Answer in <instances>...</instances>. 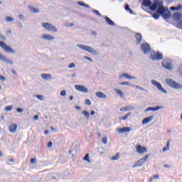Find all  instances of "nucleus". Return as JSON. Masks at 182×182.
I'll return each instance as SVG.
<instances>
[{
  "label": "nucleus",
  "instance_id": "nucleus-3",
  "mask_svg": "<svg viewBox=\"0 0 182 182\" xmlns=\"http://www.w3.org/2000/svg\"><path fill=\"white\" fill-rule=\"evenodd\" d=\"M149 157H150V155L146 154L145 156H144L143 158H141L139 160H138L132 166L133 168H136V167H141V166H143V164H144V163H146V161H147V160L149 159Z\"/></svg>",
  "mask_w": 182,
  "mask_h": 182
},
{
  "label": "nucleus",
  "instance_id": "nucleus-59",
  "mask_svg": "<svg viewBox=\"0 0 182 182\" xmlns=\"http://www.w3.org/2000/svg\"><path fill=\"white\" fill-rule=\"evenodd\" d=\"M92 35L93 36H97V33H96V31H92Z\"/></svg>",
  "mask_w": 182,
  "mask_h": 182
},
{
  "label": "nucleus",
  "instance_id": "nucleus-21",
  "mask_svg": "<svg viewBox=\"0 0 182 182\" xmlns=\"http://www.w3.org/2000/svg\"><path fill=\"white\" fill-rule=\"evenodd\" d=\"M162 16L164 19H170L171 18V13L166 9V12L162 14Z\"/></svg>",
  "mask_w": 182,
  "mask_h": 182
},
{
  "label": "nucleus",
  "instance_id": "nucleus-55",
  "mask_svg": "<svg viewBox=\"0 0 182 182\" xmlns=\"http://www.w3.org/2000/svg\"><path fill=\"white\" fill-rule=\"evenodd\" d=\"M78 5L80 6H85V3H83V1H78Z\"/></svg>",
  "mask_w": 182,
  "mask_h": 182
},
{
  "label": "nucleus",
  "instance_id": "nucleus-49",
  "mask_svg": "<svg viewBox=\"0 0 182 182\" xmlns=\"http://www.w3.org/2000/svg\"><path fill=\"white\" fill-rule=\"evenodd\" d=\"M48 149H50V147H52V146H53V143L52 141H49L47 144Z\"/></svg>",
  "mask_w": 182,
  "mask_h": 182
},
{
  "label": "nucleus",
  "instance_id": "nucleus-29",
  "mask_svg": "<svg viewBox=\"0 0 182 182\" xmlns=\"http://www.w3.org/2000/svg\"><path fill=\"white\" fill-rule=\"evenodd\" d=\"M28 8L31 12H33L34 14H39V9H38L32 6H30Z\"/></svg>",
  "mask_w": 182,
  "mask_h": 182
},
{
  "label": "nucleus",
  "instance_id": "nucleus-10",
  "mask_svg": "<svg viewBox=\"0 0 182 182\" xmlns=\"http://www.w3.org/2000/svg\"><path fill=\"white\" fill-rule=\"evenodd\" d=\"M75 90H77V92H81V93H88L89 90H87L86 88V87L83 86V85H75Z\"/></svg>",
  "mask_w": 182,
  "mask_h": 182
},
{
  "label": "nucleus",
  "instance_id": "nucleus-12",
  "mask_svg": "<svg viewBox=\"0 0 182 182\" xmlns=\"http://www.w3.org/2000/svg\"><path fill=\"white\" fill-rule=\"evenodd\" d=\"M123 77H125L126 79H128L129 80H136V77L131 76L130 75L127 73H122L119 75V79H123Z\"/></svg>",
  "mask_w": 182,
  "mask_h": 182
},
{
  "label": "nucleus",
  "instance_id": "nucleus-46",
  "mask_svg": "<svg viewBox=\"0 0 182 182\" xmlns=\"http://www.w3.org/2000/svg\"><path fill=\"white\" fill-rule=\"evenodd\" d=\"M60 96H66V90H63L60 92Z\"/></svg>",
  "mask_w": 182,
  "mask_h": 182
},
{
  "label": "nucleus",
  "instance_id": "nucleus-60",
  "mask_svg": "<svg viewBox=\"0 0 182 182\" xmlns=\"http://www.w3.org/2000/svg\"><path fill=\"white\" fill-rule=\"evenodd\" d=\"M8 163H14V159H8Z\"/></svg>",
  "mask_w": 182,
  "mask_h": 182
},
{
  "label": "nucleus",
  "instance_id": "nucleus-57",
  "mask_svg": "<svg viewBox=\"0 0 182 182\" xmlns=\"http://www.w3.org/2000/svg\"><path fill=\"white\" fill-rule=\"evenodd\" d=\"M152 178H154V180H157L159 179V175H154Z\"/></svg>",
  "mask_w": 182,
  "mask_h": 182
},
{
  "label": "nucleus",
  "instance_id": "nucleus-61",
  "mask_svg": "<svg viewBox=\"0 0 182 182\" xmlns=\"http://www.w3.org/2000/svg\"><path fill=\"white\" fill-rule=\"evenodd\" d=\"M75 109H77V110H80L82 109V107H80L79 106H75Z\"/></svg>",
  "mask_w": 182,
  "mask_h": 182
},
{
  "label": "nucleus",
  "instance_id": "nucleus-38",
  "mask_svg": "<svg viewBox=\"0 0 182 182\" xmlns=\"http://www.w3.org/2000/svg\"><path fill=\"white\" fill-rule=\"evenodd\" d=\"M119 85H121V86H130V84L127 81L119 82Z\"/></svg>",
  "mask_w": 182,
  "mask_h": 182
},
{
  "label": "nucleus",
  "instance_id": "nucleus-47",
  "mask_svg": "<svg viewBox=\"0 0 182 182\" xmlns=\"http://www.w3.org/2000/svg\"><path fill=\"white\" fill-rule=\"evenodd\" d=\"M36 97H37L38 100H43V95H36Z\"/></svg>",
  "mask_w": 182,
  "mask_h": 182
},
{
  "label": "nucleus",
  "instance_id": "nucleus-52",
  "mask_svg": "<svg viewBox=\"0 0 182 182\" xmlns=\"http://www.w3.org/2000/svg\"><path fill=\"white\" fill-rule=\"evenodd\" d=\"M102 143L104 144H107V138L102 139Z\"/></svg>",
  "mask_w": 182,
  "mask_h": 182
},
{
  "label": "nucleus",
  "instance_id": "nucleus-9",
  "mask_svg": "<svg viewBox=\"0 0 182 182\" xmlns=\"http://www.w3.org/2000/svg\"><path fill=\"white\" fill-rule=\"evenodd\" d=\"M141 50H142V52H144L145 55H147V53H149L150 50H151V48L150 47V45H149V43H143L141 45Z\"/></svg>",
  "mask_w": 182,
  "mask_h": 182
},
{
  "label": "nucleus",
  "instance_id": "nucleus-40",
  "mask_svg": "<svg viewBox=\"0 0 182 182\" xmlns=\"http://www.w3.org/2000/svg\"><path fill=\"white\" fill-rule=\"evenodd\" d=\"M135 89H139V90H144V91H146V92H149V90H146V89H144V88H143V87H141L139 85H136Z\"/></svg>",
  "mask_w": 182,
  "mask_h": 182
},
{
  "label": "nucleus",
  "instance_id": "nucleus-11",
  "mask_svg": "<svg viewBox=\"0 0 182 182\" xmlns=\"http://www.w3.org/2000/svg\"><path fill=\"white\" fill-rule=\"evenodd\" d=\"M136 148V151L139 153V154H143L144 153H147V148L144 146H141V145H137Z\"/></svg>",
  "mask_w": 182,
  "mask_h": 182
},
{
  "label": "nucleus",
  "instance_id": "nucleus-34",
  "mask_svg": "<svg viewBox=\"0 0 182 182\" xmlns=\"http://www.w3.org/2000/svg\"><path fill=\"white\" fill-rule=\"evenodd\" d=\"M181 8H182L181 4H179L178 6H171L170 9L171 11H180Z\"/></svg>",
  "mask_w": 182,
  "mask_h": 182
},
{
  "label": "nucleus",
  "instance_id": "nucleus-16",
  "mask_svg": "<svg viewBox=\"0 0 182 182\" xmlns=\"http://www.w3.org/2000/svg\"><path fill=\"white\" fill-rule=\"evenodd\" d=\"M41 39H44L45 41H53L55 37L50 34H44L41 36Z\"/></svg>",
  "mask_w": 182,
  "mask_h": 182
},
{
  "label": "nucleus",
  "instance_id": "nucleus-53",
  "mask_svg": "<svg viewBox=\"0 0 182 182\" xmlns=\"http://www.w3.org/2000/svg\"><path fill=\"white\" fill-rule=\"evenodd\" d=\"M31 163H32L33 164H35V163H36V159L32 158L31 159Z\"/></svg>",
  "mask_w": 182,
  "mask_h": 182
},
{
  "label": "nucleus",
  "instance_id": "nucleus-45",
  "mask_svg": "<svg viewBox=\"0 0 182 182\" xmlns=\"http://www.w3.org/2000/svg\"><path fill=\"white\" fill-rule=\"evenodd\" d=\"M153 18L155 19H159L160 18V16L157 14H153Z\"/></svg>",
  "mask_w": 182,
  "mask_h": 182
},
{
  "label": "nucleus",
  "instance_id": "nucleus-14",
  "mask_svg": "<svg viewBox=\"0 0 182 182\" xmlns=\"http://www.w3.org/2000/svg\"><path fill=\"white\" fill-rule=\"evenodd\" d=\"M163 109L162 106H156V107H149L145 109V112H157V110H160Z\"/></svg>",
  "mask_w": 182,
  "mask_h": 182
},
{
  "label": "nucleus",
  "instance_id": "nucleus-8",
  "mask_svg": "<svg viewBox=\"0 0 182 182\" xmlns=\"http://www.w3.org/2000/svg\"><path fill=\"white\" fill-rule=\"evenodd\" d=\"M151 59L152 60H161L163 59V54L159 51L157 53L152 51L151 53Z\"/></svg>",
  "mask_w": 182,
  "mask_h": 182
},
{
  "label": "nucleus",
  "instance_id": "nucleus-23",
  "mask_svg": "<svg viewBox=\"0 0 182 182\" xmlns=\"http://www.w3.org/2000/svg\"><path fill=\"white\" fill-rule=\"evenodd\" d=\"M16 129H18V125H16V124H12L9 126V131L11 133H16Z\"/></svg>",
  "mask_w": 182,
  "mask_h": 182
},
{
  "label": "nucleus",
  "instance_id": "nucleus-2",
  "mask_svg": "<svg viewBox=\"0 0 182 182\" xmlns=\"http://www.w3.org/2000/svg\"><path fill=\"white\" fill-rule=\"evenodd\" d=\"M77 48H80V49H82V50L89 52V53H92V55H97V51H96V50H95L93 48L90 46H87L82 44H77Z\"/></svg>",
  "mask_w": 182,
  "mask_h": 182
},
{
  "label": "nucleus",
  "instance_id": "nucleus-27",
  "mask_svg": "<svg viewBox=\"0 0 182 182\" xmlns=\"http://www.w3.org/2000/svg\"><path fill=\"white\" fill-rule=\"evenodd\" d=\"M159 6H160V4H159V2L154 3L152 5H151L150 9L151 11H156V9H157V8H159Z\"/></svg>",
  "mask_w": 182,
  "mask_h": 182
},
{
  "label": "nucleus",
  "instance_id": "nucleus-54",
  "mask_svg": "<svg viewBox=\"0 0 182 182\" xmlns=\"http://www.w3.org/2000/svg\"><path fill=\"white\" fill-rule=\"evenodd\" d=\"M0 80H1L2 82H5L6 80V78L4 76H0Z\"/></svg>",
  "mask_w": 182,
  "mask_h": 182
},
{
  "label": "nucleus",
  "instance_id": "nucleus-28",
  "mask_svg": "<svg viewBox=\"0 0 182 182\" xmlns=\"http://www.w3.org/2000/svg\"><path fill=\"white\" fill-rule=\"evenodd\" d=\"M114 90L117 95H119V96H120L121 97H124V94L123 93V91L116 88H114Z\"/></svg>",
  "mask_w": 182,
  "mask_h": 182
},
{
  "label": "nucleus",
  "instance_id": "nucleus-33",
  "mask_svg": "<svg viewBox=\"0 0 182 182\" xmlns=\"http://www.w3.org/2000/svg\"><path fill=\"white\" fill-rule=\"evenodd\" d=\"M125 11L129 12L132 15H134L133 10L130 8V6L129 4L125 5Z\"/></svg>",
  "mask_w": 182,
  "mask_h": 182
},
{
  "label": "nucleus",
  "instance_id": "nucleus-32",
  "mask_svg": "<svg viewBox=\"0 0 182 182\" xmlns=\"http://www.w3.org/2000/svg\"><path fill=\"white\" fill-rule=\"evenodd\" d=\"M119 157L120 153L118 152L111 158V160H112V161H116V160H119Z\"/></svg>",
  "mask_w": 182,
  "mask_h": 182
},
{
  "label": "nucleus",
  "instance_id": "nucleus-20",
  "mask_svg": "<svg viewBox=\"0 0 182 182\" xmlns=\"http://www.w3.org/2000/svg\"><path fill=\"white\" fill-rule=\"evenodd\" d=\"M105 19L107 23V25H109V26H114V21L110 19V18L107 17V16H105Z\"/></svg>",
  "mask_w": 182,
  "mask_h": 182
},
{
  "label": "nucleus",
  "instance_id": "nucleus-26",
  "mask_svg": "<svg viewBox=\"0 0 182 182\" xmlns=\"http://www.w3.org/2000/svg\"><path fill=\"white\" fill-rule=\"evenodd\" d=\"M135 38L136 39V44L137 45H140L141 42V38H142V36H141V34L140 33H136L135 35Z\"/></svg>",
  "mask_w": 182,
  "mask_h": 182
},
{
  "label": "nucleus",
  "instance_id": "nucleus-31",
  "mask_svg": "<svg viewBox=\"0 0 182 182\" xmlns=\"http://www.w3.org/2000/svg\"><path fill=\"white\" fill-rule=\"evenodd\" d=\"M144 6H151V1L150 0H144L143 1Z\"/></svg>",
  "mask_w": 182,
  "mask_h": 182
},
{
  "label": "nucleus",
  "instance_id": "nucleus-58",
  "mask_svg": "<svg viewBox=\"0 0 182 182\" xmlns=\"http://www.w3.org/2000/svg\"><path fill=\"white\" fill-rule=\"evenodd\" d=\"M18 17L20 18V19H25V17L23 16V15H22V14H19L18 15Z\"/></svg>",
  "mask_w": 182,
  "mask_h": 182
},
{
  "label": "nucleus",
  "instance_id": "nucleus-35",
  "mask_svg": "<svg viewBox=\"0 0 182 182\" xmlns=\"http://www.w3.org/2000/svg\"><path fill=\"white\" fill-rule=\"evenodd\" d=\"M168 150H170V141H167L166 146L163 148L162 151H168Z\"/></svg>",
  "mask_w": 182,
  "mask_h": 182
},
{
  "label": "nucleus",
  "instance_id": "nucleus-15",
  "mask_svg": "<svg viewBox=\"0 0 182 182\" xmlns=\"http://www.w3.org/2000/svg\"><path fill=\"white\" fill-rule=\"evenodd\" d=\"M0 60H1V62H6V63H9L10 65H13L14 64V62H12V60H11V59H7L1 53H0Z\"/></svg>",
  "mask_w": 182,
  "mask_h": 182
},
{
  "label": "nucleus",
  "instance_id": "nucleus-7",
  "mask_svg": "<svg viewBox=\"0 0 182 182\" xmlns=\"http://www.w3.org/2000/svg\"><path fill=\"white\" fill-rule=\"evenodd\" d=\"M162 66L165 68V69H167L168 70H173V63L170 59L164 60L162 62Z\"/></svg>",
  "mask_w": 182,
  "mask_h": 182
},
{
  "label": "nucleus",
  "instance_id": "nucleus-30",
  "mask_svg": "<svg viewBox=\"0 0 182 182\" xmlns=\"http://www.w3.org/2000/svg\"><path fill=\"white\" fill-rule=\"evenodd\" d=\"M82 114H84V116L85 117V119H87V120H89V119H90V113H89V112L82 111Z\"/></svg>",
  "mask_w": 182,
  "mask_h": 182
},
{
  "label": "nucleus",
  "instance_id": "nucleus-51",
  "mask_svg": "<svg viewBox=\"0 0 182 182\" xmlns=\"http://www.w3.org/2000/svg\"><path fill=\"white\" fill-rule=\"evenodd\" d=\"M17 112L18 113H23V109L22 108H17Z\"/></svg>",
  "mask_w": 182,
  "mask_h": 182
},
{
  "label": "nucleus",
  "instance_id": "nucleus-42",
  "mask_svg": "<svg viewBox=\"0 0 182 182\" xmlns=\"http://www.w3.org/2000/svg\"><path fill=\"white\" fill-rule=\"evenodd\" d=\"M92 12L94 13V14H95V15H97V16H102V14L99 12V11H97V10H95V9H93L92 10Z\"/></svg>",
  "mask_w": 182,
  "mask_h": 182
},
{
  "label": "nucleus",
  "instance_id": "nucleus-19",
  "mask_svg": "<svg viewBox=\"0 0 182 182\" xmlns=\"http://www.w3.org/2000/svg\"><path fill=\"white\" fill-rule=\"evenodd\" d=\"M134 107L132 105H128L127 107L119 109L120 112H129L130 110H134Z\"/></svg>",
  "mask_w": 182,
  "mask_h": 182
},
{
  "label": "nucleus",
  "instance_id": "nucleus-50",
  "mask_svg": "<svg viewBox=\"0 0 182 182\" xmlns=\"http://www.w3.org/2000/svg\"><path fill=\"white\" fill-rule=\"evenodd\" d=\"M84 59H86L87 60H90V62H93V60H92L91 58H89L87 56H84Z\"/></svg>",
  "mask_w": 182,
  "mask_h": 182
},
{
  "label": "nucleus",
  "instance_id": "nucleus-24",
  "mask_svg": "<svg viewBox=\"0 0 182 182\" xmlns=\"http://www.w3.org/2000/svg\"><path fill=\"white\" fill-rule=\"evenodd\" d=\"M172 18L174 19V21H180V19H181V14L176 12L173 14Z\"/></svg>",
  "mask_w": 182,
  "mask_h": 182
},
{
  "label": "nucleus",
  "instance_id": "nucleus-36",
  "mask_svg": "<svg viewBox=\"0 0 182 182\" xmlns=\"http://www.w3.org/2000/svg\"><path fill=\"white\" fill-rule=\"evenodd\" d=\"M129 116H132V112H128L124 117H122L120 120H127V119H129Z\"/></svg>",
  "mask_w": 182,
  "mask_h": 182
},
{
  "label": "nucleus",
  "instance_id": "nucleus-44",
  "mask_svg": "<svg viewBox=\"0 0 182 182\" xmlns=\"http://www.w3.org/2000/svg\"><path fill=\"white\" fill-rule=\"evenodd\" d=\"M85 105H87V106H90V105H92V102H90V100L86 99L85 100Z\"/></svg>",
  "mask_w": 182,
  "mask_h": 182
},
{
  "label": "nucleus",
  "instance_id": "nucleus-64",
  "mask_svg": "<svg viewBox=\"0 0 182 182\" xmlns=\"http://www.w3.org/2000/svg\"><path fill=\"white\" fill-rule=\"evenodd\" d=\"M70 100H73V95L70 96Z\"/></svg>",
  "mask_w": 182,
  "mask_h": 182
},
{
  "label": "nucleus",
  "instance_id": "nucleus-18",
  "mask_svg": "<svg viewBox=\"0 0 182 182\" xmlns=\"http://www.w3.org/2000/svg\"><path fill=\"white\" fill-rule=\"evenodd\" d=\"M153 119H154V116L153 115H151L148 117L144 118L142 120V124H148V123H150V122H151Z\"/></svg>",
  "mask_w": 182,
  "mask_h": 182
},
{
  "label": "nucleus",
  "instance_id": "nucleus-37",
  "mask_svg": "<svg viewBox=\"0 0 182 182\" xmlns=\"http://www.w3.org/2000/svg\"><path fill=\"white\" fill-rule=\"evenodd\" d=\"M14 107L12 105L7 106L4 108L5 112H12Z\"/></svg>",
  "mask_w": 182,
  "mask_h": 182
},
{
  "label": "nucleus",
  "instance_id": "nucleus-56",
  "mask_svg": "<svg viewBox=\"0 0 182 182\" xmlns=\"http://www.w3.org/2000/svg\"><path fill=\"white\" fill-rule=\"evenodd\" d=\"M39 119V116L38 115H35L33 117V120H38Z\"/></svg>",
  "mask_w": 182,
  "mask_h": 182
},
{
  "label": "nucleus",
  "instance_id": "nucleus-22",
  "mask_svg": "<svg viewBox=\"0 0 182 182\" xmlns=\"http://www.w3.org/2000/svg\"><path fill=\"white\" fill-rule=\"evenodd\" d=\"M96 96L99 99H107V95H106L105 93H103L100 91L96 92Z\"/></svg>",
  "mask_w": 182,
  "mask_h": 182
},
{
  "label": "nucleus",
  "instance_id": "nucleus-62",
  "mask_svg": "<svg viewBox=\"0 0 182 182\" xmlns=\"http://www.w3.org/2000/svg\"><path fill=\"white\" fill-rule=\"evenodd\" d=\"M164 167L165 168H168V167H170V166H168V164H165V165H164Z\"/></svg>",
  "mask_w": 182,
  "mask_h": 182
},
{
  "label": "nucleus",
  "instance_id": "nucleus-25",
  "mask_svg": "<svg viewBox=\"0 0 182 182\" xmlns=\"http://www.w3.org/2000/svg\"><path fill=\"white\" fill-rule=\"evenodd\" d=\"M42 79L44 80H50L52 79V75L50 74H41Z\"/></svg>",
  "mask_w": 182,
  "mask_h": 182
},
{
  "label": "nucleus",
  "instance_id": "nucleus-13",
  "mask_svg": "<svg viewBox=\"0 0 182 182\" xmlns=\"http://www.w3.org/2000/svg\"><path fill=\"white\" fill-rule=\"evenodd\" d=\"M116 131L118 133H129V132H132V127L117 128Z\"/></svg>",
  "mask_w": 182,
  "mask_h": 182
},
{
  "label": "nucleus",
  "instance_id": "nucleus-4",
  "mask_svg": "<svg viewBox=\"0 0 182 182\" xmlns=\"http://www.w3.org/2000/svg\"><path fill=\"white\" fill-rule=\"evenodd\" d=\"M41 26H43V28H45L46 31H49L50 32H58V28H56V27H55L50 23L43 22L41 23Z\"/></svg>",
  "mask_w": 182,
  "mask_h": 182
},
{
  "label": "nucleus",
  "instance_id": "nucleus-48",
  "mask_svg": "<svg viewBox=\"0 0 182 182\" xmlns=\"http://www.w3.org/2000/svg\"><path fill=\"white\" fill-rule=\"evenodd\" d=\"M177 28H178L179 29H181V28H182V22L181 21H180V22H178V23H177Z\"/></svg>",
  "mask_w": 182,
  "mask_h": 182
},
{
  "label": "nucleus",
  "instance_id": "nucleus-6",
  "mask_svg": "<svg viewBox=\"0 0 182 182\" xmlns=\"http://www.w3.org/2000/svg\"><path fill=\"white\" fill-rule=\"evenodd\" d=\"M151 82L152 83V85L154 86H156V89H158V90H159V92H161L162 93L167 95V90H166V89L163 88V86L161 85V84L160 82L156 81L155 80H152L151 81Z\"/></svg>",
  "mask_w": 182,
  "mask_h": 182
},
{
  "label": "nucleus",
  "instance_id": "nucleus-1",
  "mask_svg": "<svg viewBox=\"0 0 182 182\" xmlns=\"http://www.w3.org/2000/svg\"><path fill=\"white\" fill-rule=\"evenodd\" d=\"M165 82L166 85L172 87V89H182V85L180 83L171 79H166Z\"/></svg>",
  "mask_w": 182,
  "mask_h": 182
},
{
  "label": "nucleus",
  "instance_id": "nucleus-41",
  "mask_svg": "<svg viewBox=\"0 0 182 182\" xmlns=\"http://www.w3.org/2000/svg\"><path fill=\"white\" fill-rule=\"evenodd\" d=\"M68 68H69L70 69H73V68H76V64H75V63H70V64L68 65Z\"/></svg>",
  "mask_w": 182,
  "mask_h": 182
},
{
  "label": "nucleus",
  "instance_id": "nucleus-39",
  "mask_svg": "<svg viewBox=\"0 0 182 182\" xmlns=\"http://www.w3.org/2000/svg\"><path fill=\"white\" fill-rule=\"evenodd\" d=\"M83 160H85V161L90 163V159H89V154H86V155L83 158Z\"/></svg>",
  "mask_w": 182,
  "mask_h": 182
},
{
  "label": "nucleus",
  "instance_id": "nucleus-5",
  "mask_svg": "<svg viewBox=\"0 0 182 182\" xmlns=\"http://www.w3.org/2000/svg\"><path fill=\"white\" fill-rule=\"evenodd\" d=\"M0 48H2V49H4L5 52H7V53H15V50L6 45L4 41H0Z\"/></svg>",
  "mask_w": 182,
  "mask_h": 182
},
{
  "label": "nucleus",
  "instance_id": "nucleus-17",
  "mask_svg": "<svg viewBox=\"0 0 182 182\" xmlns=\"http://www.w3.org/2000/svg\"><path fill=\"white\" fill-rule=\"evenodd\" d=\"M167 11V9H166V8H164V6H159L156 12L157 14H159V15H162L164 14H165V12Z\"/></svg>",
  "mask_w": 182,
  "mask_h": 182
},
{
  "label": "nucleus",
  "instance_id": "nucleus-43",
  "mask_svg": "<svg viewBox=\"0 0 182 182\" xmlns=\"http://www.w3.org/2000/svg\"><path fill=\"white\" fill-rule=\"evenodd\" d=\"M6 22H14V18L6 17Z\"/></svg>",
  "mask_w": 182,
  "mask_h": 182
},
{
  "label": "nucleus",
  "instance_id": "nucleus-63",
  "mask_svg": "<svg viewBox=\"0 0 182 182\" xmlns=\"http://www.w3.org/2000/svg\"><path fill=\"white\" fill-rule=\"evenodd\" d=\"M95 111H91V112H90V114H91V116H93L94 114H95Z\"/></svg>",
  "mask_w": 182,
  "mask_h": 182
}]
</instances>
